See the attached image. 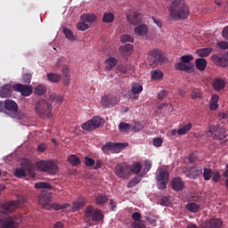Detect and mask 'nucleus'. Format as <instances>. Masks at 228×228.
Returning a JSON list of instances; mask_svg holds the SVG:
<instances>
[{
	"label": "nucleus",
	"instance_id": "f257e3e1",
	"mask_svg": "<svg viewBox=\"0 0 228 228\" xmlns=\"http://www.w3.org/2000/svg\"><path fill=\"white\" fill-rule=\"evenodd\" d=\"M190 16V7L184 3V0H172L169 7V17L172 20H183Z\"/></svg>",
	"mask_w": 228,
	"mask_h": 228
},
{
	"label": "nucleus",
	"instance_id": "f03ea898",
	"mask_svg": "<svg viewBox=\"0 0 228 228\" xmlns=\"http://www.w3.org/2000/svg\"><path fill=\"white\" fill-rule=\"evenodd\" d=\"M34 110L40 118H51L53 117V105L45 99L38 100Z\"/></svg>",
	"mask_w": 228,
	"mask_h": 228
},
{
	"label": "nucleus",
	"instance_id": "7ed1b4c3",
	"mask_svg": "<svg viewBox=\"0 0 228 228\" xmlns=\"http://www.w3.org/2000/svg\"><path fill=\"white\" fill-rule=\"evenodd\" d=\"M85 220L86 224H88V227H92V225H94L92 222L99 224V222L104 220V214H102V210L94 208V206H89L85 211Z\"/></svg>",
	"mask_w": 228,
	"mask_h": 228
},
{
	"label": "nucleus",
	"instance_id": "20e7f679",
	"mask_svg": "<svg viewBox=\"0 0 228 228\" xmlns=\"http://www.w3.org/2000/svg\"><path fill=\"white\" fill-rule=\"evenodd\" d=\"M5 115L11 118H17V120H20L23 117L22 113L19 111L17 102L10 99L5 100Z\"/></svg>",
	"mask_w": 228,
	"mask_h": 228
},
{
	"label": "nucleus",
	"instance_id": "39448f33",
	"mask_svg": "<svg viewBox=\"0 0 228 228\" xmlns=\"http://www.w3.org/2000/svg\"><path fill=\"white\" fill-rule=\"evenodd\" d=\"M180 60L181 62H177L176 64H175V69L176 70H181L190 74V72H191V69H193V63L191 62L193 61V55H183Z\"/></svg>",
	"mask_w": 228,
	"mask_h": 228
},
{
	"label": "nucleus",
	"instance_id": "423d86ee",
	"mask_svg": "<svg viewBox=\"0 0 228 228\" xmlns=\"http://www.w3.org/2000/svg\"><path fill=\"white\" fill-rule=\"evenodd\" d=\"M37 168L50 175L58 174V166L53 160H40L37 163Z\"/></svg>",
	"mask_w": 228,
	"mask_h": 228
},
{
	"label": "nucleus",
	"instance_id": "0eeeda50",
	"mask_svg": "<svg viewBox=\"0 0 228 228\" xmlns=\"http://www.w3.org/2000/svg\"><path fill=\"white\" fill-rule=\"evenodd\" d=\"M104 124V119H102L101 117L96 116L94 117L92 119L88 120L87 122L84 123L82 125V129L84 131H94V129H98V127H101Z\"/></svg>",
	"mask_w": 228,
	"mask_h": 228
},
{
	"label": "nucleus",
	"instance_id": "6e6552de",
	"mask_svg": "<svg viewBox=\"0 0 228 228\" xmlns=\"http://www.w3.org/2000/svg\"><path fill=\"white\" fill-rule=\"evenodd\" d=\"M208 136H211L214 140H224L225 138V130L220 126L210 125L208 126Z\"/></svg>",
	"mask_w": 228,
	"mask_h": 228
},
{
	"label": "nucleus",
	"instance_id": "1a4fd4ad",
	"mask_svg": "<svg viewBox=\"0 0 228 228\" xmlns=\"http://www.w3.org/2000/svg\"><path fill=\"white\" fill-rule=\"evenodd\" d=\"M149 61L151 65H158V63H165L167 57L158 50H151L149 53Z\"/></svg>",
	"mask_w": 228,
	"mask_h": 228
},
{
	"label": "nucleus",
	"instance_id": "9d476101",
	"mask_svg": "<svg viewBox=\"0 0 228 228\" xmlns=\"http://www.w3.org/2000/svg\"><path fill=\"white\" fill-rule=\"evenodd\" d=\"M115 175L120 179H128L131 175V167L126 163H119L115 167Z\"/></svg>",
	"mask_w": 228,
	"mask_h": 228
},
{
	"label": "nucleus",
	"instance_id": "9b49d317",
	"mask_svg": "<svg viewBox=\"0 0 228 228\" xmlns=\"http://www.w3.org/2000/svg\"><path fill=\"white\" fill-rule=\"evenodd\" d=\"M168 177H170V175L168 174V171L160 169L159 174L157 175V186L159 190H165L167 189V184H168Z\"/></svg>",
	"mask_w": 228,
	"mask_h": 228
},
{
	"label": "nucleus",
	"instance_id": "f8f14e48",
	"mask_svg": "<svg viewBox=\"0 0 228 228\" xmlns=\"http://www.w3.org/2000/svg\"><path fill=\"white\" fill-rule=\"evenodd\" d=\"M26 172H28L30 177H35V167L30 163H27L24 168H16L14 175L19 179H22V177H26Z\"/></svg>",
	"mask_w": 228,
	"mask_h": 228
},
{
	"label": "nucleus",
	"instance_id": "ddd939ff",
	"mask_svg": "<svg viewBox=\"0 0 228 228\" xmlns=\"http://www.w3.org/2000/svg\"><path fill=\"white\" fill-rule=\"evenodd\" d=\"M51 200H53V192L43 190L38 196L39 206H42L43 209H47Z\"/></svg>",
	"mask_w": 228,
	"mask_h": 228
},
{
	"label": "nucleus",
	"instance_id": "4468645a",
	"mask_svg": "<svg viewBox=\"0 0 228 228\" xmlns=\"http://www.w3.org/2000/svg\"><path fill=\"white\" fill-rule=\"evenodd\" d=\"M26 202V198H22L20 200H12L1 205L2 209H4V213H13L20 204H24Z\"/></svg>",
	"mask_w": 228,
	"mask_h": 228
},
{
	"label": "nucleus",
	"instance_id": "2eb2a0df",
	"mask_svg": "<svg viewBox=\"0 0 228 228\" xmlns=\"http://www.w3.org/2000/svg\"><path fill=\"white\" fill-rule=\"evenodd\" d=\"M124 149H126V143L112 142H108L102 147V151H110L111 152H116L117 154H118V152H122Z\"/></svg>",
	"mask_w": 228,
	"mask_h": 228
},
{
	"label": "nucleus",
	"instance_id": "dca6fc26",
	"mask_svg": "<svg viewBox=\"0 0 228 228\" xmlns=\"http://www.w3.org/2000/svg\"><path fill=\"white\" fill-rule=\"evenodd\" d=\"M0 228H19L17 216H7L0 220Z\"/></svg>",
	"mask_w": 228,
	"mask_h": 228
},
{
	"label": "nucleus",
	"instance_id": "f3484780",
	"mask_svg": "<svg viewBox=\"0 0 228 228\" xmlns=\"http://www.w3.org/2000/svg\"><path fill=\"white\" fill-rule=\"evenodd\" d=\"M14 92H19L23 97H29L33 94V87L31 86L16 84L12 86Z\"/></svg>",
	"mask_w": 228,
	"mask_h": 228
},
{
	"label": "nucleus",
	"instance_id": "a211bd4d",
	"mask_svg": "<svg viewBox=\"0 0 228 228\" xmlns=\"http://www.w3.org/2000/svg\"><path fill=\"white\" fill-rule=\"evenodd\" d=\"M126 20L133 26H137L142 22V13L134 11H129L126 14Z\"/></svg>",
	"mask_w": 228,
	"mask_h": 228
},
{
	"label": "nucleus",
	"instance_id": "6ab92c4d",
	"mask_svg": "<svg viewBox=\"0 0 228 228\" xmlns=\"http://www.w3.org/2000/svg\"><path fill=\"white\" fill-rule=\"evenodd\" d=\"M183 174L189 179H197L198 175H202V167H192L190 170L186 171V168L183 169Z\"/></svg>",
	"mask_w": 228,
	"mask_h": 228
},
{
	"label": "nucleus",
	"instance_id": "aec40b11",
	"mask_svg": "<svg viewBox=\"0 0 228 228\" xmlns=\"http://www.w3.org/2000/svg\"><path fill=\"white\" fill-rule=\"evenodd\" d=\"M212 61L218 67H228V59L224 55L213 54L211 57Z\"/></svg>",
	"mask_w": 228,
	"mask_h": 228
},
{
	"label": "nucleus",
	"instance_id": "412c9836",
	"mask_svg": "<svg viewBox=\"0 0 228 228\" xmlns=\"http://www.w3.org/2000/svg\"><path fill=\"white\" fill-rule=\"evenodd\" d=\"M222 225H224V222L221 219L214 218L207 220L204 224V228H222Z\"/></svg>",
	"mask_w": 228,
	"mask_h": 228
},
{
	"label": "nucleus",
	"instance_id": "4be33fe9",
	"mask_svg": "<svg viewBox=\"0 0 228 228\" xmlns=\"http://www.w3.org/2000/svg\"><path fill=\"white\" fill-rule=\"evenodd\" d=\"M171 186L175 191H183L184 190V182L181 177H176L172 180Z\"/></svg>",
	"mask_w": 228,
	"mask_h": 228
},
{
	"label": "nucleus",
	"instance_id": "5701e85b",
	"mask_svg": "<svg viewBox=\"0 0 228 228\" xmlns=\"http://www.w3.org/2000/svg\"><path fill=\"white\" fill-rule=\"evenodd\" d=\"M134 33L139 37H145L149 33V27L146 24H140L134 28Z\"/></svg>",
	"mask_w": 228,
	"mask_h": 228
},
{
	"label": "nucleus",
	"instance_id": "b1692460",
	"mask_svg": "<svg viewBox=\"0 0 228 228\" xmlns=\"http://www.w3.org/2000/svg\"><path fill=\"white\" fill-rule=\"evenodd\" d=\"M12 86L10 85H4L1 89H0V97L2 99H6V97H12Z\"/></svg>",
	"mask_w": 228,
	"mask_h": 228
},
{
	"label": "nucleus",
	"instance_id": "393cba45",
	"mask_svg": "<svg viewBox=\"0 0 228 228\" xmlns=\"http://www.w3.org/2000/svg\"><path fill=\"white\" fill-rule=\"evenodd\" d=\"M213 87L216 92H220L225 88V80L224 78H216L213 82Z\"/></svg>",
	"mask_w": 228,
	"mask_h": 228
},
{
	"label": "nucleus",
	"instance_id": "a878e982",
	"mask_svg": "<svg viewBox=\"0 0 228 228\" xmlns=\"http://www.w3.org/2000/svg\"><path fill=\"white\" fill-rule=\"evenodd\" d=\"M86 205V200L84 199L81 200H77L72 203L71 211L73 212L79 211L83 209V208H85Z\"/></svg>",
	"mask_w": 228,
	"mask_h": 228
},
{
	"label": "nucleus",
	"instance_id": "bb28decb",
	"mask_svg": "<svg viewBox=\"0 0 228 228\" xmlns=\"http://www.w3.org/2000/svg\"><path fill=\"white\" fill-rule=\"evenodd\" d=\"M95 202L97 206H103V204L108 202V196L106 194L98 193L95 196Z\"/></svg>",
	"mask_w": 228,
	"mask_h": 228
},
{
	"label": "nucleus",
	"instance_id": "cd10ccee",
	"mask_svg": "<svg viewBox=\"0 0 228 228\" xmlns=\"http://www.w3.org/2000/svg\"><path fill=\"white\" fill-rule=\"evenodd\" d=\"M119 52L124 54V56H129L133 53V45L127 44L119 47Z\"/></svg>",
	"mask_w": 228,
	"mask_h": 228
},
{
	"label": "nucleus",
	"instance_id": "c85d7f7f",
	"mask_svg": "<svg viewBox=\"0 0 228 228\" xmlns=\"http://www.w3.org/2000/svg\"><path fill=\"white\" fill-rule=\"evenodd\" d=\"M185 208L191 213H199V209H200V206L195 202L187 203Z\"/></svg>",
	"mask_w": 228,
	"mask_h": 228
},
{
	"label": "nucleus",
	"instance_id": "c756f323",
	"mask_svg": "<svg viewBox=\"0 0 228 228\" xmlns=\"http://www.w3.org/2000/svg\"><path fill=\"white\" fill-rule=\"evenodd\" d=\"M196 67L198 69V70H206V67H208V61H206V59H197L196 60Z\"/></svg>",
	"mask_w": 228,
	"mask_h": 228
},
{
	"label": "nucleus",
	"instance_id": "7c9ffc66",
	"mask_svg": "<svg viewBox=\"0 0 228 228\" xmlns=\"http://www.w3.org/2000/svg\"><path fill=\"white\" fill-rule=\"evenodd\" d=\"M35 188L37 190H53V185L47 182H39L35 183Z\"/></svg>",
	"mask_w": 228,
	"mask_h": 228
},
{
	"label": "nucleus",
	"instance_id": "2f4dec72",
	"mask_svg": "<svg viewBox=\"0 0 228 228\" xmlns=\"http://www.w3.org/2000/svg\"><path fill=\"white\" fill-rule=\"evenodd\" d=\"M118 129L120 133H129V131H132V126L129 123L120 122Z\"/></svg>",
	"mask_w": 228,
	"mask_h": 228
},
{
	"label": "nucleus",
	"instance_id": "473e14b6",
	"mask_svg": "<svg viewBox=\"0 0 228 228\" xmlns=\"http://www.w3.org/2000/svg\"><path fill=\"white\" fill-rule=\"evenodd\" d=\"M62 76L64 78V85H69V83H70V70L69 69V67L65 66L62 69Z\"/></svg>",
	"mask_w": 228,
	"mask_h": 228
},
{
	"label": "nucleus",
	"instance_id": "72a5a7b5",
	"mask_svg": "<svg viewBox=\"0 0 228 228\" xmlns=\"http://www.w3.org/2000/svg\"><path fill=\"white\" fill-rule=\"evenodd\" d=\"M117 59L113 58V57H110L109 59H107L105 61V63H106V68H105V70H111V69H113L114 67L117 66Z\"/></svg>",
	"mask_w": 228,
	"mask_h": 228
},
{
	"label": "nucleus",
	"instance_id": "f704fd0d",
	"mask_svg": "<svg viewBox=\"0 0 228 228\" xmlns=\"http://www.w3.org/2000/svg\"><path fill=\"white\" fill-rule=\"evenodd\" d=\"M191 127H193V125L191 123H188L177 130V134L180 136L186 134V133H189L191 130Z\"/></svg>",
	"mask_w": 228,
	"mask_h": 228
},
{
	"label": "nucleus",
	"instance_id": "c9c22d12",
	"mask_svg": "<svg viewBox=\"0 0 228 228\" xmlns=\"http://www.w3.org/2000/svg\"><path fill=\"white\" fill-rule=\"evenodd\" d=\"M47 79L48 81H51V83H58L61 81V75L56 73H48Z\"/></svg>",
	"mask_w": 228,
	"mask_h": 228
},
{
	"label": "nucleus",
	"instance_id": "e433bc0d",
	"mask_svg": "<svg viewBox=\"0 0 228 228\" xmlns=\"http://www.w3.org/2000/svg\"><path fill=\"white\" fill-rule=\"evenodd\" d=\"M115 20V14L112 12H105L103 14V19L102 21L105 22L106 24H111Z\"/></svg>",
	"mask_w": 228,
	"mask_h": 228
},
{
	"label": "nucleus",
	"instance_id": "4c0bfd02",
	"mask_svg": "<svg viewBox=\"0 0 228 228\" xmlns=\"http://www.w3.org/2000/svg\"><path fill=\"white\" fill-rule=\"evenodd\" d=\"M95 15L94 14H83L81 16V20L82 22H89L90 24H92V22H95Z\"/></svg>",
	"mask_w": 228,
	"mask_h": 228
},
{
	"label": "nucleus",
	"instance_id": "58836bf2",
	"mask_svg": "<svg viewBox=\"0 0 228 228\" xmlns=\"http://www.w3.org/2000/svg\"><path fill=\"white\" fill-rule=\"evenodd\" d=\"M213 177V169L208 167L203 168V179L204 181H209Z\"/></svg>",
	"mask_w": 228,
	"mask_h": 228
},
{
	"label": "nucleus",
	"instance_id": "ea45409f",
	"mask_svg": "<svg viewBox=\"0 0 228 228\" xmlns=\"http://www.w3.org/2000/svg\"><path fill=\"white\" fill-rule=\"evenodd\" d=\"M151 79H153V81L163 79V71L159 69H154L151 71Z\"/></svg>",
	"mask_w": 228,
	"mask_h": 228
},
{
	"label": "nucleus",
	"instance_id": "a19ab883",
	"mask_svg": "<svg viewBox=\"0 0 228 228\" xmlns=\"http://www.w3.org/2000/svg\"><path fill=\"white\" fill-rule=\"evenodd\" d=\"M212 51L213 49L211 48H202V49L197 50V54H199L200 58H206L208 54H211Z\"/></svg>",
	"mask_w": 228,
	"mask_h": 228
},
{
	"label": "nucleus",
	"instance_id": "79ce46f5",
	"mask_svg": "<svg viewBox=\"0 0 228 228\" xmlns=\"http://www.w3.org/2000/svg\"><path fill=\"white\" fill-rule=\"evenodd\" d=\"M63 34L65 35L66 38H68V40H76V36H74V33L69 28L64 27Z\"/></svg>",
	"mask_w": 228,
	"mask_h": 228
},
{
	"label": "nucleus",
	"instance_id": "37998d69",
	"mask_svg": "<svg viewBox=\"0 0 228 228\" xmlns=\"http://www.w3.org/2000/svg\"><path fill=\"white\" fill-rule=\"evenodd\" d=\"M69 161L73 167H77V165H81V159H79V157L76 155H70L69 157Z\"/></svg>",
	"mask_w": 228,
	"mask_h": 228
},
{
	"label": "nucleus",
	"instance_id": "c03bdc74",
	"mask_svg": "<svg viewBox=\"0 0 228 228\" xmlns=\"http://www.w3.org/2000/svg\"><path fill=\"white\" fill-rule=\"evenodd\" d=\"M142 171V164L140 162H135L132 165L130 168V173L133 172V174H140Z\"/></svg>",
	"mask_w": 228,
	"mask_h": 228
},
{
	"label": "nucleus",
	"instance_id": "a18cd8bd",
	"mask_svg": "<svg viewBox=\"0 0 228 228\" xmlns=\"http://www.w3.org/2000/svg\"><path fill=\"white\" fill-rule=\"evenodd\" d=\"M49 99L53 102H62V101H63V97L58 95L56 93L50 94H49Z\"/></svg>",
	"mask_w": 228,
	"mask_h": 228
},
{
	"label": "nucleus",
	"instance_id": "49530a36",
	"mask_svg": "<svg viewBox=\"0 0 228 228\" xmlns=\"http://www.w3.org/2000/svg\"><path fill=\"white\" fill-rule=\"evenodd\" d=\"M158 204H160V206H164L166 208H168L170 206V199L167 196L162 197L159 201Z\"/></svg>",
	"mask_w": 228,
	"mask_h": 228
},
{
	"label": "nucleus",
	"instance_id": "de8ad7c7",
	"mask_svg": "<svg viewBox=\"0 0 228 228\" xmlns=\"http://www.w3.org/2000/svg\"><path fill=\"white\" fill-rule=\"evenodd\" d=\"M140 181H142V177H140V176L134 177L130 182H128L127 188H134V186H136V184L140 183Z\"/></svg>",
	"mask_w": 228,
	"mask_h": 228
},
{
	"label": "nucleus",
	"instance_id": "09e8293b",
	"mask_svg": "<svg viewBox=\"0 0 228 228\" xmlns=\"http://www.w3.org/2000/svg\"><path fill=\"white\" fill-rule=\"evenodd\" d=\"M142 91H143V86H142V85H140V84L133 85V86H132L133 94H142Z\"/></svg>",
	"mask_w": 228,
	"mask_h": 228
},
{
	"label": "nucleus",
	"instance_id": "8fccbe9b",
	"mask_svg": "<svg viewBox=\"0 0 228 228\" xmlns=\"http://www.w3.org/2000/svg\"><path fill=\"white\" fill-rule=\"evenodd\" d=\"M122 44H127V42H134V38L131 35H123L120 37Z\"/></svg>",
	"mask_w": 228,
	"mask_h": 228
},
{
	"label": "nucleus",
	"instance_id": "3c124183",
	"mask_svg": "<svg viewBox=\"0 0 228 228\" xmlns=\"http://www.w3.org/2000/svg\"><path fill=\"white\" fill-rule=\"evenodd\" d=\"M102 105L103 108H111V104L110 102V96L104 95L102 97Z\"/></svg>",
	"mask_w": 228,
	"mask_h": 228
},
{
	"label": "nucleus",
	"instance_id": "603ef678",
	"mask_svg": "<svg viewBox=\"0 0 228 228\" xmlns=\"http://www.w3.org/2000/svg\"><path fill=\"white\" fill-rule=\"evenodd\" d=\"M90 28V25L86 24V22H78L77 24V29H78V31H86V29Z\"/></svg>",
	"mask_w": 228,
	"mask_h": 228
},
{
	"label": "nucleus",
	"instance_id": "864d4df0",
	"mask_svg": "<svg viewBox=\"0 0 228 228\" xmlns=\"http://www.w3.org/2000/svg\"><path fill=\"white\" fill-rule=\"evenodd\" d=\"M47 89H45V86L42 85H39L35 88V94H37V95H44Z\"/></svg>",
	"mask_w": 228,
	"mask_h": 228
},
{
	"label": "nucleus",
	"instance_id": "5fc2aeb1",
	"mask_svg": "<svg viewBox=\"0 0 228 228\" xmlns=\"http://www.w3.org/2000/svg\"><path fill=\"white\" fill-rule=\"evenodd\" d=\"M143 129V126L140 122H134V125L132 126V131H134V133H138V131H142Z\"/></svg>",
	"mask_w": 228,
	"mask_h": 228
},
{
	"label": "nucleus",
	"instance_id": "6e6d98bb",
	"mask_svg": "<svg viewBox=\"0 0 228 228\" xmlns=\"http://www.w3.org/2000/svg\"><path fill=\"white\" fill-rule=\"evenodd\" d=\"M86 167H94L95 165V160L90 157H85Z\"/></svg>",
	"mask_w": 228,
	"mask_h": 228
},
{
	"label": "nucleus",
	"instance_id": "4d7b16f0",
	"mask_svg": "<svg viewBox=\"0 0 228 228\" xmlns=\"http://www.w3.org/2000/svg\"><path fill=\"white\" fill-rule=\"evenodd\" d=\"M46 209L48 210L54 209V211H59V209H61V205L58 203H50V205H48V208H46Z\"/></svg>",
	"mask_w": 228,
	"mask_h": 228
},
{
	"label": "nucleus",
	"instance_id": "13d9d810",
	"mask_svg": "<svg viewBox=\"0 0 228 228\" xmlns=\"http://www.w3.org/2000/svg\"><path fill=\"white\" fill-rule=\"evenodd\" d=\"M221 177H222V175H220V172L216 171V172L212 173L213 183H218V181H220Z\"/></svg>",
	"mask_w": 228,
	"mask_h": 228
},
{
	"label": "nucleus",
	"instance_id": "bf43d9fd",
	"mask_svg": "<svg viewBox=\"0 0 228 228\" xmlns=\"http://www.w3.org/2000/svg\"><path fill=\"white\" fill-rule=\"evenodd\" d=\"M191 99H202V93L199 92V91H192L191 94Z\"/></svg>",
	"mask_w": 228,
	"mask_h": 228
},
{
	"label": "nucleus",
	"instance_id": "052dcab7",
	"mask_svg": "<svg viewBox=\"0 0 228 228\" xmlns=\"http://www.w3.org/2000/svg\"><path fill=\"white\" fill-rule=\"evenodd\" d=\"M153 145L154 147H161V145H163V139L160 137H156L153 139Z\"/></svg>",
	"mask_w": 228,
	"mask_h": 228
},
{
	"label": "nucleus",
	"instance_id": "680f3d73",
	"mask_svg": "<svg viewBox=\"0 0 228 228\" xmlns=\"http://www.w3.org/2000/svg\"><path fill=\"white\" fill-rule=\"evenodd\" d=\"M219 49H223V51H225L228 49V42L227 41H221L217 44Z\"/></svg>",
	"mask_w": 228,
	"mask_h": 228
},
{
	"label": "nucleus",
	"instance_id": "e2e57ef3",
	"mask_svg": "<svg viewBox=\"0 0 228 228\" xmlns=\"http://www.w3.org/2000/svg\"><path fill=\"white\" fill-rule=\"evenodd\" d=\"M31 74L29 73H25L23 75V83H27L28 85H29V83H31Z\"/></svg>",
	"mask_w": 228,
	"mask_h": 228
},
{
	"label": "nucleus",
	"instance_id": "0e129e2a",
	"mask_svg": "<svg viewBox=\"0 0 228 228\" xmlns=\"http://www.w3.org/2000/svg\"><path fill=\"white\" fill-rule=\"evenodd\" d=\"M132 218L134 220V222H140V220H142V214L139 212H134L132 214Z\"/></svg>",
	"mask_w": 228,
	"mask_h": 228
},
{
	"label": "nucleus",
	"instance_id": "69168bd1",
	"mask_svg": "<svg viewBox=\"0 0 228 228\" xmlns=\"http://www.w3.org/2000/svg\"><path fill=\"white\" fill-rule=\"evenodd\" d=\"M165 97H167V91L162 90L158 94V99L159 101H163V99H165Z\"/></svg>",
	"mask_w": 228,
	"mask_h": 228
},
{
	"label": "nucleus",
	"instance_id": "338daca9",
	"mask_svg": "<svg viewBox=\"0 0 228 228\" xmlns=\"http://www.w3.org/2000/svg\"><path fill=\"white\" fill-rule=\"evenodd\" d=\"M109 100L110 102V107L115 106L116 102H118V99L117 98V96H109Z\"/></svg>",
	"mask_w": 228,
	"mask_h": 228
},
{
	"label": "nucleus",
	"instance_id": "774afa93",
	"mask_svg": "<svg viewBox=\"0 0 228 228\" xmlns=\"http://www.w3.org/2000/svg\"><path fill=\"white\" fill-rule=\"evenodd\" d=\"M222 35L223 37L225 38V40H228V26L223 28Z\"/></svg>",
	"mask_w": 228,
	"mask_h": 228
}]
</instances>
